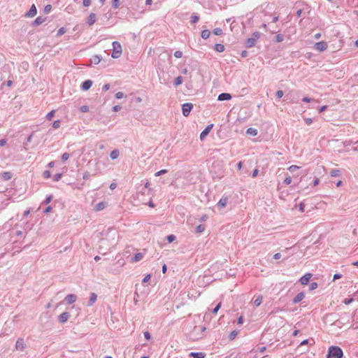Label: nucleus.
Returning a JSON list of instances; mask_svg holds the SVG:
<instances>
[{
  "label": "nucleus",
  "instance_id": "nucleus-45",
  "mask_svg": "<svg viewBox=\"0 0 358 358\" xmlns=\"http://www.w3.org/2000/svg\"><path fill=\"white\" fill-rule=\"evenodd\" d=\"M60 127V121L59 120H55L52 123V127L55 129H58Z\"/></svg>",
  "mask_w": 358,
  "mask_h": 358
},
{
  "label": "nucleus",
  "instance_id": "nucleus-63",
  "mask_svg": "<svg viewBox=\"0 0 358 358\" xmlns=\"http://www.w3.org/2000/svg\"><path fill=\"white\" fill-rule=\"evenodd\" d=\"M120 109H121V106H119V105H116V106H113V110L114 112H117V111H119Z\"/></svg>",
  "mask_w": 358,
  "mask_h": 358
},
{
  "label": "nucleus",
  "instance_id": "nucleus-49",
  "mask_svg": "<svg viewBox=\"0 0 358 358\" xmlns=\"http://www.w3.org/2000/svg\"><path fill=\"white\" fill-rule=\"evenodd\" d=\"M176 239V236L173 234L169 235L167 236V241L169 243H172Z\"/></svg>",
  "mask_w": 358,
  "mask_h": 358
},
{
  "label": "nucleus",
  "instance_id": "nucleus-38",
  "mask_svg": "<svg viewBox=\"0 0 358 358\" xmlns=\"http://www.w3.org/2000/svg\"><path fill=\"white\" fill-rule=\"evenodd\" d=\"M221 306H222V303L221 302H220L213 310H212V313L213 314H216L218 310H220V308H221Z\"/></svg>",
  "mask_w": 358,
  "mask_h": 358
},
{
  "label": "nucleus",
  "instance_id": "nucleus-31",
  "mask_svg": "<svg viewBox=\"0 0 358 358\" xmlns=\"http://www.w3.org/2000/svg\"><path fill=\"white\" fill-rule=\"evenodd\" d=\"M2 178L8 180L12 178V173L10 172H3L2 173Z\"/></svg>",
  "mask_w": 358,
  "mask_h": 358
},
{
  "label": "nucleus",
  "instance_id": "nucleus-56",
  "mask_svg": "<svg viewBox=\"0 0 358 358\" xmlns=\"http://www.w3.org/2000/svg\"><path fill=\"white\" fill-rule=\"evenodd\" d=\"M352 301H353V299H352V298H347V299H344L343 303H344L345 305H349V304H350V303H351Z\"/></svg>",
  "mask_w": 358,
  "mask_h": 358
},
{
  "label": "nucleus",
  "instance_id": "nucleus-51",
  "mask_svg": "<svg viewBox=\"0 0 358 358\" xmlns=\"http://www.w3.org/2000/svg\"><path fill=\"white\" fill-rule=\"evenodd\" d=\"M124 96V93L122 92H118L115 94V96L116 99H122Z\"/></svg>",
  "mask_w": 358,
  "mask_h": 358
},
{
  "label": "nucleus",
  "instance_id": "nucleus-44",
  "mask_svg": "<svg viewBox=\"0 0 358 358\" xmlns=\"http://www.w3.org/2000/svg\"><path fill=\"white\" fill-rule=\"evenodd\" d=\"M65 32H66V29H65L64 27H62V28H60V29L57 31V35L59 36H62V35H63L64 34H65Z\"/></svg>",
  "mask_w": 358,
  "mask_h": 358
},
{
  "label": "nucleus",
  "instance_id": "nucleus-43",
  "mask_svg": "<svg viewBox=\"0 0 358 358\" xmlns=\"http://www.w3.org/2000/svg\"><path fill=\"white\" fill-rule=\"evenodd\" d=\"M52 10V6L50 4L46 5L44 8V13H49Z\"/></svg>",
  "mask_w": 358,
  "mask_h": 358
},
{
  "label": "nucleus",
  "instance_id": "nucleus-52",
  "mask_svg": "<svg viewBox=\"0 0 358 358\" xmlns=\"http://www.w3.org/2000/svg\"><path fill=\"white\" fill-rule=\"evenodd\" d=\"M43 176L45 178H49L51 176V173L50 171H45L43 173Z\"/></svg>",
  "mask_w": 358,
  "mask_h": 358
},
{
  "label": "nucleus",
  "instance_id": "nucleus-33",
  "mask_svg": "<svg viewBox=\"0 0 358 358\" xmlns=\"http://www.w3.org/2000/svg\"><path fill=\"white\" fill-rule=\"evenodd\" d=\"M205 230V226L203 224H199L196 228V233H201Z\"/></svg>",
  "mask_w": 358,
  "mask_h": 358
},
{
  "label": "nucleus",
  "instance_id": "nucleus-16",
  "mask_svg": "<svg viewBox=\"0 0 358 358\" xmlns=\"http://www.w3.org/2000/svg\"><path fill=\"white\" fill-rule=\"evenodd\" d=\"M46 20V17L38 16L36 18V20L33 22L32 25L33 26H38L39 24H41L43 22H44Z\"/></svg>",
  "mask_w": 358,
  "mask_h": 358
},
{
  "label": "nucleus",
  "instance_id": "nucleus-34",
  "mask_svg": "<svg viewBox=\"0 0 358 358\" xmlns=\"http://www.w3.org/2000/svg\"><path fill=\"white\" fill-rule=\"evenodd\" d=\"M199 20V17L198 15L193 14L191 17V22L193 24L196 23Z\"/></svg>",
  "mask_w": 358,
  "mask_h": 358
},
{
  "label": "nucleus",
  "instance_id": "nucleus-29",
  "mask_svg": "<svg viewBox=\"0 0 358 358\" xmlns=\"http://www.w3.org/2000/svg\"><path fill=\"white\" fill-rule=\"evenodd\" d=\"M183 82V78L182 76H178L177 78H176L175 79V81H174V85L176 86H178L180 85H181Z\"/></svg>",
  "mask_w": 358,
  "mask_h": 358
},
{
  "label": "nucleus",
  "instance_id": "nucleus-6",
  "mask_svg": "<svg viewBox=\"0 0 358 358\" xmlns=\"http://www.w3.org/2000/svg\"><path fill=\"white\" fill-rule=\"evenodd\" d=\"M26 345L22 338H18L16 344L15 348L17 350L23 351L25 349Z\"/></svg>",
  "mask_w": 358,
  "mask_h": 358
},
{
  "label": "nucleus",
  "instance_id": "nucleus-40",
  "mask_svg": "<svg viewBox=\"0 0 358 358\" xmlns=\"http://www.w3.org/2000/svg\"><path fill=\"white\" fill-rule=\"evenodd\" d=\"M69 158V154L67 152L63 153L61 157L62 162H65V161L68 160Z\"/></svg>",
  "mask_w": 358,
  "mask_h": 358
},
{
  "label": "nucleus",
  "instance_id": "nucleus-2",
  "mask_svg": "<svg viewBox=\"0 0 358 358\" xmlns=\"http://www.w3.org/2000/svg\"><path fill=\"white\" fill-rule=\"evenodd\" d=\"M113 45V52L112 57L114 59L119 58L122 54V46L121 44L117 41H114L112 43Z\"/></svg>",
  "mask_w": 358,
  "mask_h": 358
},
{
  "label": "nucleus",
  "instance_id": "nucleus-41",
  "mask_svg": "<svg viewBox=\"0 0 358 358\" xmlns=\"http://www.w3.org/2000/svg\"><path fill=\"white\" fill-rule=\"evenodd\" d=\"M62 177V173H57L54 176L53 180L55 182L59 181Z\"/></svg>",
  "mask_w": 358,
  "mask_h": 358
},
{
  "label": "nucleus",
  "instance_id": "nucleus-11",
  "mask_svg": "<svg viewBox=\"0 0 358 358\" xmlns=\"http://www.w3.org/2000/svg\"><path fill=\"white\" fill-rule=\"evenodd\" d=\"M70 314L68 312H64L59 316V321L61 323H65L69 318Z\"/></svg>",
  "mask_w": 358,
  "mask_h": 358
},
{
  "label": "nucleus",
  "instance_id": "nucleus-4",
  "mask_svg": "<svg viewBox=\"0 0 358 358\" xmlns=\"http://www.w3.org/2000/svg\"><path fill=\"white\" fill-rule=\"evenodd\" d=\"M327 48V43L325 41L317 42L315 44V49L322 52L326 50Z\"/></svg>",
  "mask_w": 358,
  "mask_h": 358
},
{
  "label": "nucleus",
  "instance_id": "nucleus-7",
  "mask_svg": "<svg viewBox=\"0 0 358 358\" xmlns=\"http://www.w3.org/2000/svg\"><path fill=\"white\" fill-rule=\"evenodd\" d=\"M231 98H232V96L230 94L223 92L218 95L217 100L220 101H229V100L231 99Z\"/></svg>",
  "mask_w": 358,
  "mask_h": 358
},
{
  "label": "nucleus",
  "instance_id": "nucleus-36",
  "mask_svg": "<svg viewBox=\"0 0 358 358\" xmlns=\"http://www.w3.org/2000/svg\"><path fill=\"white\" fill-rule=\"evenodd\" d=\"M55 111L54 110H51L46 115V119L50 120L55 115Z\"/></svg>",
  "mask_w": 358,
  "mask_h": 358
},
{
  "label": "nucleus",
  "instance_id": "nucleus-57",
  "mask_svg": "<svg viewBox=\"0 0 358 358\" xmlns=\"http://www.w3.org/2000/svg\"><path fill=\"white\" fill-rule=\"evenodd\" d=\"M91 2H92L91 0H83V4L85 7H88L91 5Z\"/></svg>",
  "mask_w": 358,
  "mask_h": 358
},
{
  "label": "nucleus",
  "instance_id": "nucleus-30",
  "mask_svg": "<svg viewBox=\"0 0 358 358\" xmlns=\"http://www.w3.org/2000/svg\"><path fill=\"white\" fill-rule=\"evenodd\" d=\"M341 174V171L338 169H333L330 172V175L332 177H338Z\"/></svg>",
  "mask_w": 358,
  "mask_h": 358
},
{
  "label": "nucleus",
  "instance_id": "nucleus-8",
  "mask_svg": "<svg viewBox=\"0 0 358 358\" xmlns=\"http://www.w3.org/2000/svg\"><path fill=\"white\" fill-rule=\"evenodd\" d=\"M311 277V273H306L300 278L299 282L301 283V285H307Z\"/></svg>",
  "mask_w": 358,
  "mask_h": 358
},
{
  "label": "nucleus",
  "instance_id": "nucleus-26",
  "mask_svg": "<svg viewBox=\"0 0 358 358\" xmlns=\"http://www.w3.org/2000/svg\"><path fill=\"white\" fill-rule=\"evenodd\" d=\"M310 343V345H313L315 343V341L313 339H305L303 340V341L301 342L300 343V346H302V345H307Z\"/></svg>",
  "mask_w": 358,
  "mask_h": 358
},
{
  "label": "nucleus",
  "instance_id": "nucleus-50",
  "mask_svg": "<svg viewBox=\"0 0 358 358\" xmlns=\"http://www.w3.org/2000/svg\"><path fill=\"white\" fill-rule=\"evenodd\" d=\"M52 199V196L50 195L48 196L45 201L43 202V204H48Z\"/></svg>",
  "mask_w": 358,
  "mask_h": 358
},
{
  "label": "nucleus",
  "instance_id": "nucleus-21",
  "mask_svg": "<svg viewBox=\"0 0 358 358\" xmlns=\"http://www.w3.org/2000/svg\"><path fill=\"white\" fill-rule=\"evenodd\" d=\"M106 208V204L103 202H100L96 204L94 206V210L96 211H100L103 210Z\"/></svg>",
  "mask_w": 358,
  "mask_h": 358
},
{
  "label": "nucleus",
  "instance_id": "nucleus-42",
  "mask_svg": "<svg viewBox=\"0 0 358 358\" xmlns=\"http://www.w3.org/2000/svg\"><path fill=\"white\" fill-rule=\"evenodd\" d=\"M113 1V8H117L120 6V0H112Z\"/></svg>",
  "mask_w": 358,
  "mask_h": 358
},
{
  "label": "nucleus",
  "instance_id": "nucleus-1",
  "mask_svg": "<svg viewBox=\"0 0 358 358\" xmlns=\"http://www.w3.org/2000/svg\"><path fill=\"white\" fill-rule=\"evenodd\" d=\"M343 355L342 349L338 346H331L328 349L327 358H341Z\"/></svg>",
  "mask_w": 358,
  "mask_h": 358
},
{
  "label": "nucleus",
  "instance_id": "nucleus-23",
  "mask_svg": "<svg viewBox=\"0 0 358 358\" xmlns=\"http://www.w3.org/2000/svg\"><path fill=\"white\" fill-rule=\"evenodd\" d=\"M143 257V255L142 253L141 252H138V253H136L134 257L132 258V262H139L140 260H141Z\"/></svg>",
  "mask_w": 358,
  "mask_h": 358
},
{
  "label": "nucleus",
  "instance_id": "nucleus-18",
  "mask_svg": "<svg viewBox=\"0 0 358 358\" xmlns=\"http://www.w3.org/2000/svg\"><path fill=\"white\" fill-rule=\"evenodd\" d=\"M228 203L227 197H222L217 203V206L220 208H224L227 206Z\"/></svg>",
  "mask_w": 358,
  "mask_h": 358
},
{
  "label": "nucleus",
  "instance_id": "nucleus-12",
  "mask_svg": "<svg viewBox=\"0 0 358 358\" xmlns=\"http://www.w3.org/2000/svg\"><path fill=\"white\" fill-rule=\"evenodd\" d=\"M206 356V354L205 352H192L189 354V357L192 358H205Z\"/></svg>",
  "mask_w": 358,
  "mask_h": 358
},
{
  "label": "nucleus",
  "instance_id": "nucleus-27",
  "mask_svg": "<svg viewBox=\"0 0 358 358\" xmlns=\"http://www.w3.org/2000/svg\"><path fill=\"white\" fill-rule=\"evenodd\" d=\"M101 60V58L98 55H94L91 59V62L94 64H98Z\"/></svg>",
  "mask_w": 358,
  "mask_h": 358
},
{
  "label": "nucleus",
  "instance_id": "nucleus-59",
  "mask_svg": "<svg viewBox=\"0 0 358 358\" xmlns=\"http://www.w3.org/2000/svg\"><path fill=\"white\" fill-rule=\"evenodd\" d=\"M236 335H237V332H236V331H233L230 334V335H229V338H230L231 340H233V339H234V338H235V337L236 336Z\"/></svg>",
  "mask_w": 358,
  "mask_h": 358
},
{
  "label": "nucleus",
  "instance_id": "nucleus-5",
  "mask_svg": "<svg viewBox=\"0 0 358 358\" xmlns=\"http://www.w3.org/2000/svg\"><path fill=\"white\" fill-rule=\"evenodd\" d=\"M213 127V124L208 125L200 134V139L203 140L209 134Z\"/></svg>",
  "mask_w": 358,
  "mask_h": 358
},
{
  "label": "nucleus",
  "instance_id": "nucleus-17",
  "mask_svg": "<svg viewBox=\"0 0 358 358\" xmlns=\"http://www.w3.org/2000/svg\"><path fill=\"white\" fill-rule=\"evenodd\" d=\"M96 16L95 13H90L88 17L87 24L90 26L93 25L94 24V22H96Z\"/></svg>",
  "mask_w": 358,
  "mask_h": 358
},
{
  "label": "nucleus",
  "instance_id": "nucleus-46",
  "mask_svg": "<svg viewBox=\"0 0 358 358\" xmlns=\"http://www.w3.org/2000/svg\"><path fill=\"white\" fill-rule=\"evenodd\" d=\"M80 110L82 112V113H87L89 111V107L87 106H82L80 108Z\"/></svg>",
  "mask_w": 358,
  "mask_h": 358
},
{
  "label": "nucleus",
  "instance_id": "nucleus-3",
  "mask_svg": "<svg viewBox=\"0 0 358 358\" xmlns=\"http://www.w3.org/2000/svg\"><path fill=\"white\" fill-rule=\"evenodd\" d=\"M192 108H193V105L191 103H185L182 104V115L185 117H187L189 115Z\"/></svg>",
  "mask_w": 358,
  "mask_h": 358
},
{
  "label": "nucleus",
  "instance_id": "nucleus-61",
  "mask_svg": "<svg viewBox=\"0 0 358 358\" xmlns=\"http://www.w3.org/2000/svg\"><path fill=\"white\" fill-rule=\"evenodd\" d=\"M144 337L146 340H150L151 338L150 334L148 331L144 332Z\"/></svg>",
  "mask_w": 358,
  "mask_h": 358
},
{
  "label": "nucleus",
  "instance_id": "nucleus-53",
  "mask_svg": "<svg viewBox=\"0 0 358 358\" xmlns=\"http://www.w3.org/2000/svg\"><path fill=\"white\" fill-rule=\"evenodd\" d=\"M292 182V178L290 176H288V177H286L285 180H284V183L287 185L291 184Z\"/></svg>",
  "mask_w": 358,
  "mask_h": 358
},
{
  "label": "nucleus",
  "instance_id": "nucleus-28",
  "mask_svg": "<svg viewBox=\"0 0 358 358\" xmlns=\"http://www.w3.org/2000/svg\"><path fill=\"white\" fill-rule=\"evenodd\" d=\"M263 297L262 295H259L255 301L254 304L256 306H259L261 303H262Z\"/></svg>",
  "mask_w": 358,
  "mask_h": 358
},
{
  "label": "nucleus",
  "instance_id": "nucleus-24",
  "mask_svg": "<svg viewBox=\"0 0 358 358\" xmlns=\"http://www.w3.org/2000/svg\"><path fill=\"white\" fill-rule=\"evenodd\" d=\"M246 134L251 136H256L257 134V130L255 128L250 127L247 129Z\"/></svg>",
  "mask_w": 358,
  "mask_h": 358
},
{
  "label": "nucleus",
  "instance_id": "nucleus-14",
  "mask_svg": "<svg viewBox=\"0 0 358 358\" xmlns=\"http://www.w3.org/2000/svg\"><path fill=\"white\" fill-rule=\"evenodd\" d=\"M256 41L255 38H249L245 41V45L247 48H252L255 45Z\"/></svg>",
  "mask_w": 358,
  "mask_h": 358
},
{
  "label": "nucleus",
  "instance_id": "nucleus-13",
  "mask_svg": "<svg viewBox=\"0 0 358 358\" xmlns=\"http://www.w3.org/2000/svg\"><path fill=\"white\" fill-rule=\"evenodd\" d=\"M305 297L304 292H301L297 294V295L293 299V303L296 304L301 301Z\"/></svg>",
  "mask_w": 358,
  "mask_h": 358
},
{
  "label": "nucleus",
  "instance_id": "nucleus-60",
  "mask_svg": "<svg viewBox=\"0 0 358 358\" xmlns=\"http://www.w3.org/2000/svg\"><path fill=\"white\" fill-rule=\"evenodd\" d=\"M304 121H305V122L308 125H310V124H311L313 123V119L312 118H309V117L305 118Z\"/></svg>",
  "mask_w": 358,
  "mask_h": 358
},
{
  "label": "nucleus",
  "instance_id": "nucleus-35",
  "mask_svg": "<svg viewBox=\"0 0 358 358\" xmlns=\"http://www.w3.org/2000/svg\"><path fill=\"white\" fill-rule=\"evenodd\" d=\"M284 40V36L281 34H278L275 36V41L277 43L282 42Z\"/></svg>",
  "mask_w": 358,
  "mask_h": 358
},
{
  "label": "nucleus",
  "instance_id": "nucleus-48",
  "mask_svg": "<svg viewBox=\"0 0 358 358\" xmlns=\"http://www.w3.org/2000/svg\"><path fill=\"white\" fill-rule=\"evenodd\" d=\"M283 92L282 90H278L275 93V96L278 99H280L283 96Z\"/></svg>",
  "mask_w": 358,
  "mask_h": 358
},
{
  "label": "nucleus",
  "instance_id": "nucleus-58",
  "mask_svg": "<svg viewBox=\"0 0 358 358\" xmlns=\"http://www.w3.org/2000/svg\"><path fill=\"white\" fill-rule=\"evenodd\" d=\"M259 37H260V34H259L258 31H255V32L252 34V38H255L256 41H257V40Z\"/></svg>",
  "mask_w": 358,
  "mask_h": 358
},
{
  "label": "nucleus",
  "instance_id": "nucleus-22",
  "mask_svg": "<svg viewBox=\"0 0 358 358\" xmlns=\"http://www.w3.org/2000/svg\"><path fill=\"white\" fill-rule=\"evenodd\" d=\"M215 50L218 52H222L224 51L225 48L224 45L220 43H217L215 45Z\"/></svg>",
  "mask_w": 358,
  "mask_h": 358
},
{
  "label": "nucleus",
  "instance_id": "nucleus-37",
  "mask_svg": "<svg viewBox=\"0 0 358 358\" xmlns=\"http://www.w3.org/2000/svg\"><path fill=\"white\" fill-rule=\"evenodd\" d=\"M167 172H168V171H167L166 169H162V170H160V171H159L156 172V173H155V176L156 177H157V176H162V175H164V174L166 173Z\"/></svg>",
  "mask_w": 358,
  "mask_h": 358
},
{
  "label": "nucleus",
  "instance_id": "nucleus-15",
  "mask_svg": "<svg viewBox=\"0 0 358 358\" xmlns=\"http://www.w3.org/2000/svg\"><path fill=\"white\" fill-rule=\"evenodd\" d=\"M65 299L69 304H72L76 301V296L73 294H69L66 296Z\"/></svg>",
  "mask_w": 358,
  "mask_h": 358
},
{
  "label": "nucleus",
  "instance_id": "nucleus-54",
  "mask_svg": "<svg viewBox=\"0 0 358 358\" xmlns=\"http://www.w3.org/2000/svg\"><path fill=\"white\" fill-rule=\"evenodd\" d=\"M174 56L176 57V58H180L182 57V52L180 50H177L174 52Z\"/></svg>",
  "mask_w": 358,
  "mask_h": 358
},
{
  "label": "nucleus",
  "instance_id": "nucleus-47",
  "mask_svg": "<svg viewBox=\"0 0 358 358\" xmlns=\"http://www.w3.org/2000/svg\"><path fill=\"white\" fill-rule=\"evenodd\" d=\"M317 287H318L317 283V282H311V283H310V287H309V288H310V290H313V289H317Z\"/></svg>",
  "mask_w": 358,
  "mask_h": 358
},
{
  "label": "nucleus",
  "instance_id": "nucleus-9",
  "mask_svg": "<svg viewBox=\"0 0 358 358\" xmlns=\"http://www.w3.org/2000/svg\"><path fill=\"white\" fill-rule=\"evenodd\" d=\"M92 85V81L91 80H85L81 85V89L83 91H87L90 89Z\"/></svg>",
  "mask_w": 358,
  "mask_h": 358
},
{
  "label": "nucleus",
  "instance_id": "nucleus-39",
  "mask_svg": "<svg viewBox=\"0 0 358 358\" xmlns=\"http://www.w3.org/2000/svg\"><path fill=\"white\" fill-rule=\"evenodd\" d=\"M300 167L296 166V165H292L290 166L289 168H288V170L290 171V172H294L296 171V170H298Z\"/></svg>",
  "mask_w": 358,
  "mask_h": 358
},
{
  "label": "nucleus",
  "instance_id": "nucleus-64",
  "mask_svg": "<svg viewBox=\"0 0 358 358\" xmlns=\"http://www.w3.org/2000/svg\"><path fill=\"white\" fill-rule=\"evenodd\" d=\"M258 173L259 170L257 169H255L252 173V177L255 178L258 175Z\"/></svg>",
  "mask_w": 358,
  "mask_h": 358
},
{
  "label": "nucleus",
  "instance_id": "nucleus-20",
  "mask_svg": "<svg viewBox=\"0 0 358 358\" xmlns=\"http://www.w3.org/2000/svg\"><path fill=\"white\" fill-rule=\"evenodd\" d=\"M119 156H120V152L117 149L112 150L110 153V157L112 159H115L118 158Z\"/></svg>",
  "mask_w": 358,
  "mask_h": 358
},
{
  "label": "nucleus",
  "instance_id": "nucleus-19",
  "mask_svg": "<svg viewBox=\"0 0 358 358\" xmlns=\"http://www.w3.org/2000/svg\"><path fill=\"white\" fill-rule=\"evenodd\" d=\"M96 299H97V296L95 293L92 292L90 294V299H89V301H88V306H92L95 301H96Z\"/></svg>",
  "mask_w": 358,
  "mask_h": 358
},
{
  "label": "nucleus",
  "instance_id": "nucleus-10",
  "mask_svg": "<svg viewBox=\"0 0 358 358\" xmlns=\"http://www.w3.org/2000/svg\"><path fill=\"white\" fill-rule=\"evenodd\" d=\"M36 13H37L36 7L34 4H33L31 6L29 10L25 15V16L32 17L35 16L36 15Z\"/></svg>",
  "mask_w": 358,
  "mask_h": 358
},
{
  "label": "nucleus",
  "instance_id": "nucleus-32",
  "mask_svg": "<svg viewBox=\"0 0 358 358\" xmlns=\"http://www.w3.org/2000/svg\"><path fill=\"white\" fill-rule=\"evenodd\" d=\"M213 34L216 36H221L223 34V31L220 28H215L213 29Z\"/></svg>",
  "mask_w": 358,
  "mask_h": 358
},
{
  "label": "nucleus",
  "instance_id": "nucleus-25",
  "mask_svg": "<svg viewBox=\"0 0 358 358\" xmlns=\"http://www.w3.org/2000/svg\"><path fill=\"white\" fill-rule=\"evenodd\" d=\"M210 34V31L208 29H205L201 31V36L202 38L207 39L209 38Z\"/></svg>",
  "mask_w": 358,
  "mask_h": 358
},
{
  "label": "nucleus",
  "instance_id": "nucleus-62",
  "mask_svg": "<svg viewBox=\"0 0 358 358\" xmlns=\"http://www.w3.org/2000/svg\"><path fill=\"white\" fill-rule=\"evenodd\" d=\"M151 278V275L150 274H148L146 275L143 279V282H148V280L150 279Z\"/></svg>",
  "mask_w": 358,
  "mask_h": 358
},
{
  "label": "nucleus",
  "instance_id": "nucleus-55",
  "mask_svg": "<svg viewBox=\"0 0 358 358\" xmlns=\"http://www.w3.org/2000/svg\"><path fill=\"white\" fill-rule=\"evenodd\" d=\"M299 210L303 213L304 212L305 210V204L303 203V202H301L299 204Z\"/></svg>",
  "mask_w": 358,
  "mask_h": 358
}]
</instances>
